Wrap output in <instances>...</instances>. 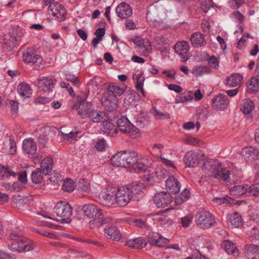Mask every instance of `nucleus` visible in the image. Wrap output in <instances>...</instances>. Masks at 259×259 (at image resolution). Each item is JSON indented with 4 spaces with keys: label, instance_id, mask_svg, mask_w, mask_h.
Here are the masks:
<instances>
[{
    "label": "nucleus",
    "instance_id": "1",
    "mask_svg": "<svg viewBox=\"0 0 259 259\" xmlns=\"http://www.w3.org/2000/svg\"><path fill=\"white\" fill-rule=\"evenodd\" d=\"M54 210L57 216L61 218V219H54L50 217L49 215L50 214V213L49 211L41 210L38 212V214L44 218L55 221L61 224L70 222V218L72 215V208L68 202L63 201H59L55 205Z\"/></svg>",
    "mask_w": 259,
    "mask_h": 259
},
{
    "label": "nucleus",
    "instance_id": "2",
    "mask_svg": "<svg viewBox=\"0 0 259 259\" xmlns=\"http://www.w3.org/2000/svg\"><path fill=\"white\" fill-rule=\"evenodd\" d=\"M10 239L8 243L9 248L15 252H21L31 250L35 247V244L31 240L19 236L15 233L10 234Z\"/></svg>",
    "mask_w": 259,
    "mask_h": 259
},
{
    "label": "nucleus",
    "instance_id": "3",
    "mask_svg": "<svg viewBox=\"0 0 259 259\" xmlns=\"http://www.w3.org/2000/svg\"><path fill=\"white\" fill-rule=\"evenodd\" d=\"M195 220L197 225L202 229L209 228L214 223L212 215L204 210H201L196 213Z\"/></svg>",
    "mask_w": 259,
    "mask_h": 259
},
{
    "label": "nucleus",
    "instance_id": "4",
    "mask_svg": "<svg viewBox=\"0 0 259 259\" xmlns=\"http://www.w3.org/2000/svg\"><path fill=\"white\" fill-rule=\"evenodd\" d=\"M117 124L119 130L122 133L128 134L134 137L139 136V129L134 126L125 117H122L118 119Z\"/></svg>",
    "mask_w": 259,
    "mask_h": 259
},
{
    "label": "nucleus",
    "instance_id": "5",
    "mask_svg": "<svg viewBox=\"0 0 259 259\" xmlns=\"http://www.w3.org/2000/svg\"><path fill=\"white\" fill-rule=\"evenodd\" d=\"M116 204L120 206H126L133 199L130 187H122L116 191Z\"/></svg>",
    "mask_w": 259,
    "mask_h": 259
},
{
    "label": "nucleus",
    "instance_id": "6",
    "mask_svg": "<svg viewBox=\"0 0 259 259\" xmlns=\"http://www.w3.org/2000/svg\"><path fill=\"white\" fill-rule=\"evenodd\" d=\"M48 11L51 13L52 15L56 17L58 21H62L65 18L66 15V10L63 5L58 3H52L51 2L49 4Z\"/></svg>",
    "mask_w": 259,
    "mask_h": 259
},
{
    "label": "nucleus",
    "instance_id": "7",
    "mask_svg": "<svg viewBox=\"0 0 259 259\" xmlns=\"http://www.w3.org/2000/svg\"><path fill=\"white\" fill-rule=\"evenodd\" d=\"M211 105L215 110L223 111L226 109L229 104L227 95L220 94L214 97L211 101Z\"/></svg>",
    "mask_w": 259,
    "mask_h": 259
},
{
    "label": "nucleus",
    "instance_id": "8",
    "mask_svg": "<svg viewBox=\"0 0 259 259\" xmlns=\"http://www.w3.org/2000/svg\"><path fill=\"white\" fill-rule=\"evenodd\" d=\"M204 156L201 151H188L184 157V161L187 166L194 167L197 164L200 159Z\"/></svg>",
    "mask_w": 259,
    "mask_h": 259
},
{
    "label": "nucleus",
    "instance_id": "9",
    "mask_svg": "<svg viewBox=\"0 0 259 259\" xmlns=\"http://www.w3.org/2000/svg\"><path fill=\"white\" fill-rule=\"evenodd\" d=\"M118 99L114 95L106 93L102 98L103 106L107 110L113 111L117 108Z\"/></svg>",
    "mask_w": 259,
    "mask_h": 259
},
{
    "label": "nucleus",
    "instance_id": "10",
    "mask_svg": "<svg viewBox=\"0 0 259 259\" xmlns=\"http://www.w3.org/2000/svg\"><path fill=\"white\" fill-rule=\"evenodd\" d=\"M170 192L164 191L157 193L155 196L154 202L158 207H164L170 204L173 197Z\"/></svg>",
    "mask_w": 259,
    "mask_h": 259
},
{
    "label": "nucleus",
    "instance_id": "11",
    "mask_svg": "<svg viewBox=\"0 0 259 259\" xmlns=\"http://www.w3.org/2000/svg\"><path fill=\"white\" fill-rule=\"evenodd\" d=\"M100 198L103 205L109 206L116 203V194L114 191L106 190L100 194Z\"/></svg>",
    "mask_w": 259,
    "mask_h": 259
},
{
    "label": "nucleus",
    "instance_id": "12",
    "mask_svg": "<svg viewBox=\"0 0 259 259\" xmlns=\"http://www.w3.org/2000/svg\"><path fill=\"white\" fill-rule=\"evenodd\" d=\"M164 149V146L161 144H155L153 145L150 150V153L156 156L161 158V160L165 165L169 166L174 168V165L171 161L161 157V153Z\"/></svg>",
    "mask_w": 259,
    "mask_h": 259
},
{
    "label": "nucleus",
    "instance_id": "13",
    "mask_svg": "<svg viewBox=\"0 0 259 259\" xmlns=\"http://www.w3.org/2000/svg\"><path fill=\"white\" fill-rule=\"evenodd\" d=\"M116 13L118 17L121 19H127L133 14V10L130 5L122 2L116 8Z\"/></svg>",
    "mask_w": 259,
    "mask_h": 259
},
{
    "label": "nucleus",
    "instance_id": "14",
    "mask_svg": "<svg viewBox=\"0 0 259 259\" xmlns=\"http://www.w3.org/2000/svg\"><path fill=\"white\" fill-rule=\"evenodd\" d=\"M23 61L27 63L41 64L42 57L39 55L35 50H25L23 53Z\"/></svg>",
    "mask_w": 259,
    "mask_h": 259
},
{
    "label": "nucleus",
    "instance_id": "15",
    "mask_svg": "<svg viewBox=\"0 0 259 259\" xmlns=\"http://www.w3.org/2000/svg\"><path fill=\"white\" fill-rule=\"evenodd\" d=\"M241 155L246 162L253 163L259 158V151L253 147H246L241 152Z\"/></svg>",
    "mask_w": 259,
    "mask_h": 259
},
{
    "label": "nucleus",
    "instance_id": "16",
    "mask_svg": "<svg viewBox=\"0 0 259 259\" xmlns=\"http://www.w3.org/2000/svg\"><path fill=\"white\" fill-rule=\"evenodd\" d=\"M107 117L106 116L103 120V124L100 130L101 132L103 134L111 137L115 136L118 133L115 125H114L110 121H108Z\"/></svg>",
    "mask_w": 259,
    "mask_h": 259
},
{
    "label": "nucleus",
    "instance_id": "17",
    "mask_svg": "<svg viewBox=\"0 0 259 259\" xmlns=\"http://www.w3.org/2000/svg\"><path fill=\"white\" fill-rule=\"evenodd\" d=\"M214 170L211 177L223 182L229 181L230 174L229 170L224 168L220 162L216 168H214Z\"/></svg>",
    "mask_w": 259,
    "mask_h": 259
},
{
    "label": "nucleus",
    "instance_id": "18",
    "mask_svg": "<svg viewBox=\"0 0 259 259\" xmlns=\"http://www.w3.org/2000/svg\"><path fill=\"white\" fill-rule=\"evenodd\" d=\"M82 210L85 215L89 218L100 217L102 214V210L95 204L90 203L84 205Z\"/></svg>",
    "mask_w": 259,
    "mask_h": 259
},
{
    "label": "nucleus",
    "instance_id": "19",
    "mask_svg": "<svg viewBox=\"0 0 259 259\" xmlns=\"http://www.w3.org/2000/svg\"><path fill=\"white\" fill-rule=\"evenodd\" d=\"M131 191V196L134 200L137 201L141 198L145 194L146 187L144 183H140L134 185L130 188Z\"/></svg>",
    "mask_w": 259,
    "mask_h": 259
},
{
    "label": "nucleus",
    "instance_id": "20",
    "mask_svg": "<svg viewBox=\"0 0 259 259\" xmlns=\"http://www.w3.org/2000/svg\"><path fill=\"white\" fill-rule=\"evenodd\" d=\"M92 104L90 102H84L82 103H76L73 105V109L78 111V114L82 118L88 117V113L92 108Z\"/></svg>",
    "mask_w": 259,
    "mask_h": 259
},
{
    "label": "nucleus",
    "instance_id": "21",
    "mask_svg": "<svg viewBox=\"0 0 259 259\" xmlns=\"http://www.w3.org/2000/svg\"><path fill=\"white\" fill-rule=\"evenodd\" d=\"M150 243L158 247H162L168 242V240L157 232H152L149 235Z\"/></svg>",
    "mask_w": 259,
    "mask_h": 259
},
{
    "label": "nucleus",
    "instance_id": "22",
    "mask_svg": "<svg viewBox=\"0 0 259 259\" xmlns=\"http://www.w3.org/2000/svg\"><path fill=\"white\" fill-rule=\"evenodd\" d=\"M167 189L171 193H177L180 191L181 185L173 174H171L166 181Z\"/></svg>",
    "mask_w": 259,
    "mask_h": 259
},
{
    "label": "nucleus",
    "instance_id": "23",
    "mask_svg": "<svg viewBox=\"0 0 259 259\" xmlns=\"http://www.w3.org/2000/svg\"><path fill=\"white\" fill-rule=\"evenodd\" d=\"M152 165V162L146 157L142 156H138L133 170L136 171H143L147 170Z\"/></svg>",
    "mask_w": 259,
    "mask_h": 259
},
{
    "label": "nucleus",
    "instance_id": "24",
    "mask_svg": "<svg viewBox=\"0 0 259 259\" xmlns=\"http://www.w3.org/2000/svg\"><path fill=\"white\" fill-rule=\"evenodd\" d=\"M245 255L248 259H259V246L250 244L244 247Z\"/></svg>",
    "mask_w": 259,
    "mask_h": 259
},
{
    "label": "nucleus",
    "instance_id": "25",
    "mask_svg": "<svg viewBox=\"0 0 259 259\" xmlns=\"http://www.w3.org/2000/svg\"><path fill=\"white\" fill-rule=\"evenodd\" d=\"M227 223L231 228H238L242 225V219L237 212L230 213L228 216Z\"/></svg>",
    "mask_w": 259,
    "mask_h": 259
},
{
    "label": "nucleus",
    "instance_id": "26",
    "mask_svg": "<svg viewBox=\"0 0 259 259\" xmlns=\"http://www.w3.org/2000/svg\"><path fill=\"white\" fill-rule=\"evenodd\" d=\"M106 236L113 241H118L121 237V234L119 229L115 226H108L104 230Z\"/></svg>",
    "mask_w": 259,
    "mask_h": 259
},
{
    "label": "nucleus",
    "instance_id": "27",
    "mask_svg": "<svg viewBox=\"0 0 259 259\" xmlns=\"http://www.w3.org/2000/svg\"><path fill=\"white\" fill-rule=\"evenodd\" d=\"M125 156L124 167L133 169L138 156V154L135 151H125Z\"/></svg>",
    "mask_w": 259,
    "mask_h": 259
},
{
    "label": "nucleus",
    "instance_id": "28",
    "mask_svg": "<svg viewBox=\"0 0 259 259\" xmlns=\"http://www.w3.org/2000/svg\"><path fill=\"white\" fill-rule=\"evenodd\" d=\"M125 151H120L113 155L111 159V163L115 166L125 167Z\"/></svg>",
    "mask_w": 259,
    "mask_h": 259
},
{
    "label": "nucleus",
    "instance_id": "29",
    "mask_svg": "<svg viewBox=\"0 0 259 259\" xmlns=\"http://www.w3.org/2000/svg\"><path fill=\"white\" fill-rule=\"evenodd\" d=\"M165 166L169 168L170 169L168 170L161 165L158 166L156 167L155 171V175L158 179H164L167 176L169 177L171 174L173 173L174 170L175 169V166L174 168L171 167L169 166Z\"/></svg>",
    "mask_w": 259,
    "mask_h": 259
},
{
    "label": "nucleus",
    "instance_id": "30",
    "mask_svg": "<svg viewBox=\"0 0 259 259\" xmlns=\"http://www.w3.org/2000/svg\"><path fill=\"white\" fill-rule=\"evenodd\" d=\"M55 82V80L53 78L44 77L38 81L37 86L42 90L51 89L54 88Z\"/></svg>",
    "mask_w": 259,
    "mask_h": 259
},
{
    "label": "nucleus",
    "instance_id": "31",
    "mask_svg": "<svg viewBox=\"0 0 259 259\" xmlns=\"http://www.w3.org/2000/svg\"><path fill=\"white\" fill-rule=\"evenodd\" d=\"M17 91L20 97L24 99L30 98L32 94V90L27 83L22 82L19 84Z\"/></svg>",
    "mask_w": 259,
    "mask_h": 259
},
{
    "label": "nucleus",
    "instance_id": "32",
    "mask_svg": "<svg viewBox=\"0 0 259 259\" xmlns=\"http://www.w3.org/2000/svg\"><path fill=\"white\" fill-rule=\"evenodd\" d=\"M248 185L243 184L231 187L230 188V194L232 196L239 197L242 195H247Z\"/></svg>",
    "mask_w": 259,
    "mask_h": 259
},
{
    "label": "nucleus",
    "instance_id": "33",
    "mask_svg": "<svg viewBox=\"0 0 259 259\" xmlns=\"http://www.w3.org/2000/svg\"><path fill=\"white\" fill-rule=\"evenodd\" d=\"M106 117V114L100 110L92 109L88 113V117L91 121L94 122L102 121Z\"/></svg>",
    "mask_w": 259,
    "mask_h": 259
},
{
    "label": "nucleus",
    "instance_id": "34",
    "mask_svg": "<svg viewBox=\"0 0 259 259\" xmlns=\"http://www.w3.org/2000/svg\"><path fill=\"white\" fill-rule=\"evenodd\" d=\"M219 162L215 160L210 159L204 162L202 170L208 176L211 177L214 168L218 165Z\"/></svg>",
    "mask_w": 259,
    "mask_h": 259
},
{
    "label": "nucleus",
    "instance_id": "35",
    "mask_svg": "<svg viewBox=\"0 0 259 259\" xmlns=\"http://www.w3.org/2000/svg\"><path fill=\"white\" fill-rule=\"evenodd\" d=\"M190 40L193 46L196 48L201 47L206 44L204 35L200 32L193 34Z\"/></svg>",
    "mask_w": 259,
    "mask_h": 259
},
{
    "label": "nucleus",
    "instance_id": "36",
    "mask_svg": "<svg viewBox=\"0 0 259 259\" xmlns=\"http://www.w3.org/2000/svg\"><path fill=\"white\" fill-rule=\"evenodd\" d=\"M23 149L25 153L33 155L36 151V144L32 139H26L23 141Z\"/></svg>",
    "mask_w": 259,
    "mask_h": 259
},
{
    "label": "nucleus",
    "instance_id": "37",
    "mask_svg": "<svg viewBox=\"0 0 259 259\" xmlns=\"http://www.w3.org/2000/svg\"><path fill=\"white\" fill-rule=\"evenodd\" d=\"M211 72L210 68L206 66L195 65L192 70V74L197 77H201L205 74H210Z\"/></svg>",
    "mask_w": 259,
    "mask_h": 259
},
{
    "label": "nucleus",
    "instance_id": "38",
    "mask_svg": "<svg viewBox=\"0 0 259 259\" xmlns=\"http://www.w3.org/2000/svg\"><path fill=\"white\" fill-rule=\"evenodd\" d=\"M222 247L228 254L234 255H237L238 254L236 245L231 241L224 240L222 243Z\"/></svg>",
    "mask_w": 259,
    "mask_h": 259
},
{
    "label": "nucleus",
    "instance_id": "39",
    "mask_svg": "<svg viewBox=\"0 0 259 259\" xmlns=\"http://www.w3.org/2000/svg\"><path fill=\"white\" fill-rule=\"evenodd\" d=\"M29 199L27 197L21 196H15L13 198V202L15 206L19 209H22L28 203Z\"/></svg>",
    "mask_w": 259,
    "mask_h": 259
},
{
    "label": "nucleus",
    "instance_id": "40",
    "mask_svg": "<svg viewBox=\"0 0 259 259\" xmlns=\"http://www.w3.org/2000/svg\"><path fill=\"white\" fill-rule=\"evenodd\" d=\"M243 77L239 74H233L227 77V84L231 87H236L241 83Z\"/></svg>",
    "mask_w": 259,
    "mask_h": 259
},
{
    "label": "nucleus",
    "instance_id": "41",
    "mask_svg": "<svg viewBox=\"0 0 259 259\" xmlns=\"http://www.w3.org/2000/svg\"><path fill=\"white\" fill-rule=\"evenodd\" d=\"M53 168V160L50 157H46L41 162L40 169L46 175H49Z\"/></svg>",
    "mask_w": 259,
    "mask_h": 259
},
{
    "label": "nucleus",
    "instance_id": "42",
    "mask_svg": "<svg viewBox=\"0 0 259 259\" xmlns=\"http://www.w3.org/2000/svg\"><path fill=\"white\" fill-rule=\"evenodd\" d=\"M124 91L125 89L123 87H121L117 83H111L109 84L107 93L114 95L116 97L117 95L121 96Z\"/></svg>",
    "mask_w": 259,
    "mask_h": 259
},
{
    "label": "nucleus",
    "instance_id": "43",
    "mask_svg": "<svg viewBox=\"0 0 259 259\" xmlns=\"http://www.w3.org/2000/svg\"><path fill=\"white\" fill-rule=\"evenodd\" d=\"M254 108L253 102L249 98L244 99L242 100L240 106V110L244 114L250 113Z\"/></svg>",
    "mask_w": 259,
    "mask_h": 259
},
{
    "label": "nucleus",
    "instance_id": "44",
    "mask_svg": "<svg viewBox=\"0 0 259 259\" xmlns=\"http://www.w3.org/2000/svg\"><path fill=\"white\" fill-rule=\"evenodd\" d=\"M127 245L131 248H140L145 247L146 245V242L143 238H137L128 240Z\"/></svg>",
    "mask_w": 259,
    "mask_h": 259
},
{
    "label": "nucleus",
    "instance_id": "45",
    "mask_svg": "<svg viewBox=\"0 0 259 259\" xmlns=\"http://www.w3.org/2000/svg\"><path fill=\"white\" fill-rule=\"evenodd\" d=\"M133 42L137 47L148 49L151 47V42L147 38H143L140 36H136L133 38Z\"/></svg>",
    "mask_w": 259,
    "mask_h": 259
},
{
    "label": "nucleus",
    "instance_id": "46",
    "mask_svg": "<svg viewBox=\"0 0 259 259\" xmlns=\"http://www.w3.org/2000/svg\"><path fill=\"white\" fill-rule=\"evenodd\" d=\"M16 173L13 171L9 167L0 165V179L5 180L10 177H15Z\"/></svg>",
    "mask_w": 259,
    "mask_h": 259
},
{
    "label": "nucleus",
    "instance_id": "47",
    "mask_svg": "<svg viewBox=\"0 0 259 259\" xmlns=\"http://www.w3.org/2000/svg\"><path fill=\"white\" fill-rule=\"evenodd\" d=\"M45 175H46L41 170L40 168H37L32 172L31 180L34 183L39 184L41 183Z\"/></svg>",
    "mask_w": 259,
    "mask_h": 259
},
{
    "label": "nucleus",
    "instance_id": "48",
    "mask_svg": "<svg viewBox=\"0 0 259 259\" xmlns=\"http://www.w3.org/2000/svg\"><path fill=\"white\" fill-rule=\"evenodd\" d=\"M247 91L251 93L259 91V80L255 77L250 79L247 85Z\"/></svg>",
    "mask_w": 259,
    "mask_h": 259
},
{
    "label": "nucleus",
    "instance_id": "49",
    "mask_svg": "<svg viewBox=\"0 0 259 259\" xmlns=\"http://www.w3.org/2000/svg\"><path fill=\"white\" fill-rule=\"evenodd\" d=\"M101 86V80L99 77H94L88 83L89 90L92 91L98 90Z\"/></svg>",
    "mask_w": 259,
    "mask_h": 259
},
{
    "label": "nucleus",
    "instance_id": "50",
    "mask_svg": "<svg viewBox=\"0 0 259 259\" xmlns=\"http://www.w3.org/2000/svg\"><path fill=\"white\" fill-rule=\"evenodd\" d=\"M190 197V192L188 190L185 189L180 194L176 197L175 202L177 204H181Z\"/></svg>",
    "mask_w": 259,
    "mask_h": 259
},
{
    "label": "nucleus",
    "instance_id": "51",
    "mask_svg": "<svg viewBox=\"0 0 259 259\" xmlns=\"http://www.w3.org/2000/svg\"><path fill=\"white\" fill-rule=\"evenodd\" d=\"M77 187L80 191L90 193L91 188L89 183L84 179L79 181L77 184Z\"/></svg>",
    "mask_w": 259,
    "mask_h": 259
},
{
    "label": "nucleus",
    "instance_id": "52",
    "mask_svg": "<svg viewBox=\"0 0 259 259\" xmlns=\"http://www.w3.org/2000/svg\"><path fill=\"white\" fill-rule=\"evenodd\" d=\"M213 201L219 204H232L234 203V200L229 196L225 197H216L213 199Z\"/></svg>",
    "mask_w": 259,
    "mask_h": 259
},
{
    "label": "nucleus",
    "instance_id": "53",
    "mask_svg": "<svg viewBox=\"0 0 259 259\" xmlns=\"http://www.w3.org/2000/svg\"><path fill=\"white\" fill-rule=\"evenodd\" d=\"M246 233L249 238L259 239V230L256 226L253 225L250 229L246 231Z\"/></svg>",
    "mask_w": 259,
    "mask_h": 259
},
{
    "label": "nucleus",
    "instance_id": "54",
    "mask_svg": "<svg viewBox=\"0 0 259 259\" xmlns=\"http://www.w3.org/2000/svg\"><path fill=\"white\" fill-rule=\"evenodd\" d=\"M61 137L64 140L68 141H72L76 139L78 132L77 131H71L69 133L61 132Z\"/></svg>",
    "mask_w": 259,
    "mask_h": 259
},
{
    "label": "nucleus",
    "instance_id": "55",
    "mask_svg": "<svg viewBox=\"0 0 259 259\" xmlns=\"http://www.w3.org/2000/svg\"><path fill=\"white\" fill-rule=\"evenodd\" d=\"M75 188L74 183L70 179H67L63 183V189L67 192H72Z\"/></svg>",
    "mask_w": 259,
    "mask_h": 259
},
{
    "label": "nucleus",
    "instance_id": "56",
    "mask_svg": "<svg viewBox=\"0 0 259 259\" xmlns=\"http://www.w3.org/2000/svg\"><path fill=\"white\" fill-rule=\"evenodd\" d=\"M176 53L183 59V62L187 61L190 57L189 50H174Z\"/></svg>",
    "mask_w": 259,
    "mask_h": 259
},
{
    "label": "nucleus",
    "instance_id": "57",
    "mask_svg": "<svg viewBox=\"0 0 259 259\" xmlns=\"http://www.w3.org/2000/svg\"><path fill=\"white\" fill-rule=\"evenodd\" d=\"M259 195V184H256L250 187L248 186L247 196H257Z\"/></svg>",
    "mask_w": 259,
    "mask_h": 259
},
{
    "label": "nucleus",
    "instance_id": "58",
    "mask_svg": "<svg viewBox=\"0 0 259 259\" xmlns=\"http://www.w3.org/2000/svg\"><path fill=\"white\" fill-rule=\"evenodd\" d=\"M231 17L235 19V20L237 22L241 29V31H242L241 26L240 24L244 21V16L240 12L237 11L231 14Z\"/></svg>",
    "mask_w": 259,
    "mask_h": 259
},
{
    "label": "nucleus",
    "instance_id": "59",
    "mask_svg": "<svg viewBox=\"0 0 259 259\" xmlns=\"http://www.w3.org/2000/svg\"><path fill=\"white\" fill-rule=\"evenodd\" d=\"M106 141L103 139L101 138L98 139L95 144V147L98 151H104L107 147Z\"/></svg>",
    "mask_w": 259,
    "mask_h": 259
},
{
    "label": "nucleus",
    "instance_id": "60",
    "mask_svg": "<svg viewBox=\"0 0 259 259\" xmlns=\"http://www.w3.org/2000/svg\"><path fill=\"white\" fill-rule=\"evenodd\" d=\"M207 61L209 65L214 69H218L219 67V64L217 58L214 56L209 57Z\"/></svg>",
    "mask_w": 259,
    "mask_h": 259
},
{
    "label": "nucleus",
    "instance_id": "61",
    "mask_svg": "<svg viewBox=\"0 0 259 259\" xmlns=\"http://www.w3.org/2000/svg\"><path fill=\"white\" fill-rule=\"evenodd\" d=\"M65 78L67 81L72 82L74 85L76 87H78L79 79L77 77H75L74 75L68 73L65 74Z\"/></svg>",
    "mask_w": 259,
    "mask_h": 259
},
{
    "label": "nucleus",
    "instance_id": "62",
    "mask_svg": "<svg viewBox=\"0 0 259 259\" xmlns=\"http://www.w3.org/2000/svg\"><path fill=\"white\" fill-rule=\"evenodd\" d=\"M106 222H107V221H106V219H104L103 218H100L98 219H95L90 221V225L92 227L95 224L96 226L99 227L105 224Z\"/></svg>",
    "mask_w": 259,
    "mask_h": 259
},
{
    "label": "nucleus",
    "instance_id": "63",
    "mask_svg": "<svg viewBox=\"0 0 259 259\" xmlns=\"http://www.w3.org/2000/svg\"><path fill=\"white\" fill-rule=\"evenodd\" d=\"M185 143L194 146L200 145V142L197 139L191 137H186L185 138Z\"/></svg>",
    "mask_w": 259,
    "mask_h": 259
},
{
    "label": "nucleus",
    "instance_id": "64",
    "mask_svg": "<svg viewBox=\"0 0 259 259\" xmlns=\"http://www.w3.org/2000/svg\"><path fill=\"white\" fill-rule=\"evenodd\" d=\"M189 45L188 42L182 40L178 41L175 44L174 47V49H189Z\"/></svg>",
    "mask_w": 259,
    "mask_h": 259
}]
</instances>
